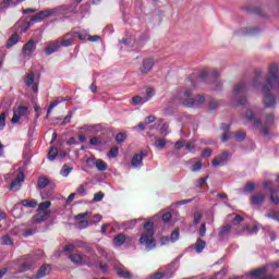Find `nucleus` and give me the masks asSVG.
<instances>
[{
    "mask_svg": "<svg viewBox=\"0 0 279 279\" xmlns=\"http://www.w3.org/2000/svg\"><path fill=\"white\" fill-rule=\"evenodd\" d=\"M156 231L154 230V222L147 221L144 225V232L140 238L141 245H146V250H154L156 247V240L154 239Z\"/></svg>",
    "mask_w": 279,
    "mask_h": 279,
    "instance_id": "nucleus-1",
    "label": "nucleus"
},
{
    "mask_svg": "<svg viewBox=\"0 0 279 279\" xmlns=\"http://www.w3.org/2000/svg\"><path fill=\"white\" fill-rule=\"evenodd\" d=\"M247 93V83L240 82L239 84L234 85L233 87V100L236 102V106H245L247 104V98L244 95Z\"/></svg>",
    "mask_w": 279,
    "mask_h": 279,
    "instance_id": "nucleus-2",
    "label": "nucleus"
},
{
    "mask_svg": "<svg viewBox=\"0 0 279 279\" xmlns=\"http://www.w3.org/2000/svg\"><path fill=\"white\" fill-rule=\"evenodd\" d=\"M183 105L187 108H193V106H204V101H206V98L202 95H197L195 98H191V89H186L183 93Z\"/></svg>",
    "mask_w": 279,
    "mask_h": 279,
    "instance_id": "nucleus-3",
    "label": "nucleus"
},
{
    "mask_svg": "<svg viewBox=\"0 0 279 279\" xmlns=\"http://www.w3.org/2000/svg\"><path fill=\"white\" fill-rule=\"evenodd\" d=\"M27 114H29V108L27 106L13 108V118L11 119V123H19L21 121V117H27Z\"/></svg>",
    "mask_w": 279,
    "mask_h": 279,
    "instance_id": "nucleus-4",
    "label": "nucleus"
},
{
    "mask_svg": "<svg viewBox=\"0 0 279 279\" xmlns=\"http://www.w3.org/2000/svg\"><path fill=\"white\" fill-rule=\"evenodd\" d=\"M154 64H156L154 59L151 58L144 59L138 69L141 75H148L151 72V69H154Z\"/></svg>",
    "mask_w": 279,
    "mask_h": 279,
    "instance_id": "nucleus-5",
    "label": "nucleus"
},
{
    "mask_svg": "<svg viewBox=\"0 0 279 279\" xmlns=\"http://www.w3.org/2000/svg\"><path fill=\"white\" fill-rule=\"evenodd\" d=\"M34 51H36V41L31 39L22 48L23 56L32 58Z\"/></svg>",
    "mask_w": 279,
    "mask_h": 279,
    "instance_id": "nucleus-6",
    "label": "nucleus"
},
{
    "mask_svg": "<svg viewBox=\"0 0 279 279\" xmlns=\"http://www.w3.org/2000/svg\"><path fill=\"white\" fill-rule=\"evenodd\" d=\"M77 38V33H66L60 40V47H71Z\"/></svg>",
    "mask_w": 279,
    "mask_h": 279,
    "instance_id": "nucleus-7",
    "label": "nucleus"
},
{
    "mask_svg": "<svg viewBox=\"0 0 279 279\" xmlns=\"http://www.w3.org/2000/svg\"><path fill=\"white\" fill-rule=\"evenodd\" d=\"M276 121V118L274 117V113H269L266 116L264 128L262 129V133L264 136H269V130H271V125H274V122Z\"/></svg>",
    "mask_w": 279,
    "mask_h": 279,
    "instance_id": "nucleus-8",
    "label": "nucleus"
},
{
    "mask_svg": "<svg viewBox=\"0 0 279 279\" xmlns=\"http://www.w3.org/2000/svg\"><path fill=\"white\" fill-rule=\"evenodd\" d=\"M25 181V174L22 170L19 171L16 179L11 182L10 191H19L21 189V182Z\"/></svg>",
    "mask_w": 279,
    "mask_h": 279,
    "instance_id": "nucleus-9",
    "label": "nucleus"
},
{
    "mask_svg": "<svg viewBox=\"0 0 279 279\" xmlns=\"http://www.w3.org/2000/svg\"><path fill=\"white\" fill-rule=\"evenodd\" d=\"M16 5H21L20 0H2L0 2V12H5L8 8H16Z\"/></svg>",
    "mask_w": 279,
    "mask_h": 279,
    "instance_id": "nucleus-10",
    "label": "nucleus"
},
{
    "mask_svg": "<svg viewBox=\"0 0 279 279\" xmlns=\"http://www.w3.org/2000/svg\"><path fill=\"white\" fill-rule=\"evenodd\" d=\"M130 236L125 235L124 233H119L113 238V245L114 247H121V245H124V243H128V241H131Z\"/></svg>",
    "mask_w": 279,
    "mask_h": 279,
    "instance_id": "nucleus-11",
    "label": "nucleus"
},
{
    "mask_svg": "<svg viewBox=\"0 0 279 279\" xmlns=\"http://www.w3.org/2000/svg\"><path fill=\"white\" fill-rule=\"evenodd\" d=\"M51 216V211H38L37 215L33 217V223H43L47 221Z\"/></svg>",
    "mask_w": 279,
    "mask_h": 279,
    "instance_id": "nucleus-12",
    "label": "nucleus"
},
{
    "mask_svg": "<svg viewBox=\"0 0 279 279\" xmlns=\"http://www.w3.org/2000/svg\"><path fill=\"white\" fill-rule=\"evenodd\" d=\"M230 232H232V225H225L220 227L218 232V238L223 241V239H228L230 236Z\"/></svg>",
    "mask_w": 279,
    "mask_h": 279,
    "instance_id": "nucleus-13",
    "label": "nucleus"
},
{
    "mask_svg": "<svg viewBox=\"0 0 279 279\" xmlns=\"http://www.w3.org/2000/svg\"><path fill=\"white\" fill-rule=\"evenodd\" d=\"M35 80H36V75L34 74V72H31L24 78V83L26 84V86H32L33 92L38 93V85L34 84Z\"/></svg>",
    "mask_w": 279,
    "mask_h": 279,
    "instance_id": "nucleus-14",
    "label": "nucleus"
},
{
    "mask_svg": "<svg viewBox=\"0 0 279 279\" xmlns=\"http://www.w3.org/2000/svg\"><path fill=\"white\" fill-rule=\"evenodd\" d=\"M246 119L247 121H251L255 128H260V125H263V122L256 119V113H254L252 109H247Z\"/></svg>",
    "mask_w": 279,
    "mask_h": 279,
    "instance_id": "nucleus-15",
    "label": "nucleus"
},
{
    "mask_svg": "<svg viewBox=\"0 0 279 279\" xmlns=\"http://www.w3.org/2000/svg\"><path fill=\"white\" fill-rule=\"evenodd\" d=\"M51 274V265H43L38 269L37 274L35 275L36 279L45 278L46 276H49Z\"/></svg>",
    "mask_w": 279,
    "mask_h": 279,
    "instance_id": "nucleus-16",
    "label": "nucleus"
},
{
    "mask_svg": "<svg viewBox=\"0 0 279 279\" xmlns=\"http://www.w3.org/2000/svg\"><path fill=\"white\" fill-rule=\"evenodd\" d=\"M53 10L49 11V10H45V11H40L37 14L33 15L31 17V21H44V19H47L48 16H51V14H53Z\"/></svg>",
    "mask_w": 279,
    "mask_h": 279,
    "instance_id": "nucleus-17",
    "label": "nucleus"
},
{
    "mask_svg": "<svg viewBox=\"0 0 279 279\" xmlns=\"http://www.w3.org/2000/svg\"><path fill=\"white\" fill-rule=\"evenodd\" d=\"M143 158H147V154L140 153V154L133 156V158L131 160V165L135 168L143 167Z\"/></svg>",
    "mask_w": 279,
    "mask_h": 279,
    "instance_id": "nucleus-18",
    "label": "nucleus"
},
{
    "mask_svg": "<svg viewBox=\"0 0 279 279\" xmlns=\"http://www.w3.org/2000/svg\"><path fill=\"white\" fill-rule=\"evenodd\" d=\"M267 274V267L256 268L248 272L250 278L259 279Z\"/></svg>",
    "mask_w": 279,
    "mask_h": 279,
    "instance_id": "nucleus-19",
    "label": "nucleus"
},
{
    "mask_svg": "<svg viewBox=\"0 0 279 279\" xmlns=\"http://www.w3.org/2000/svg\"><path fill=\"white\" fill-rule=\"evenodd\" d=\"M229 157H230V153L223 151L220 156L214 158V160L211 161L213 167H219V165H222V162H226Z\"/></svg>",
    "mask_w": 279,
    "mask_h": 279,
    "instance_id": "nucleus-20",
    "label": "nucleus"
},
{
    "mask_svg": "<svg viewBox=\"0 0 279 279\" xmlns=\"http://www.w3.org/2000/svg\"><path fill=\"white\" fill-rule=\"evenodd\" d=\"M60 47V40H54L48 44V46L45 48V53L47 56H51V53H56L58 51V48Z\"/></svg>",
    "mask_w": 279,
    "mask_h": 279,
    "instance_id": "nucleus-21",
    "label": "nucleus"
},
{
    "mask_svg": "<svg viewBox=\"0 0 279 279\" xmlns=\"http://www.w3.org/2000/svg\"><path fill=\"white\" fill-rule=\"evenodd\" d=\"M21 204H22V206H25V208H36V206H38V202H36L34 199H23L13 207V210H16V208H19V206H21Z\"/></svg>",
    "mask_w": 279,
    "mask_h": 279,
    "instance_id": "nucleus-22",
    "label": "nucleus"
},
{
    "mask_svg": "<svg viewBox=\"0 0 279 279\" xmlns=\"http://www.w3.org/2000/svg\"><path fill=\"white\" fill-rule=\"evenodd\" d=\"M83 256L84 255L74 253V254H70L69 258L74 263V265H84V263H86V257H83Z\"/></svg>",
    "mask_w": 279,
    "mask_h": 279,
    "instance_id": "nucleus-23",
    "label": "nucleus"
},
{
    "mask_svg": "<svg viewBox=\"0 0 279 279\" xmlns=\"http://www.w3.org/2000/svg\"><path fill=\"white\" fill-rule=\"evenodd\" d=\"M260 80H263V70L258 69L255 71V77L253 78L252 87L260 88Z\"/></svg>",
    "mask_w": 279,
    "mask_h": 279,
    "instance_id": "nucleus-24",
    "label": "nucleus"
},
{
    "mask_svg": "<svg viewBox=\"0 0 279 279\" xmlns=\"http://www.w3.org/2000/svg\"><path fill=\"white\" fill-rule=\"evenodd\" d=\"M265 194H256L251 196V204L253 206H260L265 202Z\"/></svg>",
    "mask_w": 279,
    "mask_h": 279,
    "instance_id": "nucleus-25",
    "label": "nucleus"
},
{
    "mask_svg": "<svg viewBox=\"0 0 279 279\" xmlns=\"http://www.w3.org/2000/svg\"><path fill=\"white\" fill-rule=\"evenodd\" d=\"M117 274L118 276H120V278H125V279H132V272L129 271L128 269H125V267H119L117 269Z\"/></svg>",
    "mask_w": 279,
    "mask_h": 279,
    "instance_id": "nucleus-26",
    "label": "nucleus"
},
{
    "mask_svg": "<svg viewBox=\"0 0 279 279\" xmlns=\"http://www.w3.org/2000/svg\"><path fill=\"white\" fill-rule=\"evenodd\" d=\"M206 247V241L202 240L201 238H198L196 240V243L194 244V250L198 253L202 254V252H204V248Z\"/></svg>",
    "mask_w": 279,
    "mask_h": 279,
    "instance_id": "nucleus-27",
    "label": "nucleus"
},
{
    "mask_svg": "<svg viewBox=\"0 0 279 279\" xmlns=\"http://www.w3.org/2000/svg\"><path fill=\"white\" fill-rule=\"evenodd\" d=\"M51 203L49 201L43 202L38 205L37 213H50Z\"/></svg>",
    "mask_w": 279,
    "mask_h": 279,
    "instance_id": "nucleus-28",
    "label": "nucleus"
},
{
    "mask_svg": "<svg viewBox=\"0 0 279 279\" xmlns=\"http://www.w3.org/2000/svg\"><path fill=\"white\" fill-rule=\"evenodd\" d=\"M21 37L19 36V33H14L8 40L7 43V49H10L11 47H14V45H16V43H19V39Z\"/></svg>",
    "mask_w": 279,
    "mask_h": 279,
    "instance_id": "nucleus-29",
    "label": "nucleus"
},
{
    "mask_svg": "<svg viewBox=\"0 0 279 279\" xmlns=\"http://www.w3.org/2000/svg\"><path fill=\"white\" fill-rule=\"evenodd\" d=\"M149 101V98L141 97V96H134L132 98V105L133 106H142L143 104H147Z\"/></svg>",
    "mask_w": 279,
    "mask_h": 279,
    "instance_id": "nucleus-30",
    "label": "nucleus"
},
{
    "mask_svg": "<svg viewBox=\"0 0 279 279\" xmlns=\"http://www.w3.org/2000/svg\"><path fill=\"white\" fill-rule=\"evenodd\" d=\"M49 184H51V182L49 181V179H47V177H40L37 180L38 189H46V186H49Z\"/></svg>",
    "mask_w": 279,
    "mask_h": 279,
    "instance_id": "nucleus-31",
    "label": "nucleus"
},
{
    "mask_svg": "<svg viewBox=\"0 0 279 279\" xmlns=\"http://www.w3.org/2000/svg\"><path fill=\"white\" fill-rule=\"evenodd\" d=\"M136 223H138V220L136 219L125 221L123 223L124 230H133V228H136Z\"/></svg>",
    "mask_w": 279,
    "mask_h": 279,
    "instance_id": "nucleus-32",
    "label": "nucleus"
},
{
    "mask_svg": "<svg viewBox=\"0 0 279 279\" xmlns=\"http://www.w3.org/2000/svg\"><path fill=\"white\" fill-rule=\"evenodd\" d=\"M1 245H14V241L8 234L3 235L0 240Z\"/></svg>",
    "mask_w": 279,
    "mask_h": 279,
    "instance_id": "nucleus-33",
    "label": "nucleus"
},
{
    "mask_svg": "<svg viewBox=\"0 0 279 279\" xmlns=\"http://www.w3.org/2000/svg\"><path fill=\"white\" fill-rule=\"evenodd\" d=\"M96 169H98V171H106V169H108V163L101 159H97Z\"/></svg>",
    "mask_w": 279,
    "mask_h": 279,
    "instance_id": "nucleus-34",
    "label": "nucleus"
},
{
    "mask_svg": "<svg viewBox=\"0 0 279 279\" xmlns=\"http://www.w3.org/2000/svg\"><path fill=\"white\" fill-rule=\"evenodd\" d=\"M233 136H234L235 141L241 143L242 141H245L246 134L243 131H238V132L233 133Z\"/></svg>",
    "mask_w": 279,
    "mask_h": 279,
    "instance_id": "nucleus-35",
    "label": "nucleus"
},
{
    "mask_svg": "<svg viewBox=\"0 0 279 279\" xmlns=\"http://www.w3.org/2000/svg\"><path fill=\"white\" fill-rule=\"evenodd\" d=\"M226 274H227L226 268H222L220 271L216 272L209 279H223V278H226Z\"/></svg>",
    "mask_w": 279,
    "mask_h": 279,
    "instance_id": "nucleus-36",
    "label": "nucleus"
},
{
    "mask_svg": "<svg viewBox=\"0 0 279 279\" xmlns=\"http://www.w3.org/2000/svg\"><path fill=\"white\" fill-rule=\"evenodd\" d=\"M71 171H73V168L69 167L68 165H64L61 169V175L63 178H68L69 173H71Z\"/></svg>",
    "mask_w": 279,
    "mask_h": 279,
    "instance_id": "nucleus-37",
    "label": "nucleus"
},
{
    "mask_svg": "<svg viewBox=\"0 0 279 279\" xmlns=\"http://www.w3.org/2000/svg\"><path fill=\"white\" fill-rule=\"evenodd\" d=\"M108 158H117V156H119V148L118 147H112L108 154H107Z\"/></svg>",
    "mask_w": 279,
    "mask_h": 279,
    "instance_id": "nucleus-38",
    "label": "nucleus"
},
{
    "mask_svg": "<svg viewBox=\"0 0 279 279\" xmlns=\"http://www.w3.org/2000/svg\"><path fill=\"white\" fill-rule=\"evenodd\" d=\"M167 146V142L162 138H158L155 141V147H158L159 149H165Z\"/></svg>",
    "mask_w": 279,
    "mask_h": 279,
    "instance_id": "nucleus-39",
    "label": "nucleus"
},
{
    "mask_svg": "<svg viewBox=\"0 0 279 279\" xmlns=\"http://www.w3.org/2000/svg\"><path fill=\"white\" fill-rule=\"evenodd\" d=\"M254 189H256V184H254V182H247L245 187H244V192L245 193H253Z\"/></svg>",
    "mask_w": 279,
    "mask_h": 279,
    "instance_id": "nucleus-40",
    "label": "nucleus"
},
{
    "mask_svg": "<svg viewBox=\"0 0 279 279\" xmlns=\"http://www.w3.org/2000/svg\"><path fill=\"white\" fill-rule=\"evenodd\" d=\"M274 193H276V190L270 189V194H271L270 195V202L272 204H276V206H278L279 205V196H275Z\"/></svg>",
    "mask_w": 279,
    "mask_h": 279,
    "instance_id": "nucleus-41",
    "label": "nucleus"
},
{
    "mask_svg": "<svg viewBox=\"0 0 279 279\" xmlns=\"http://www.w3.org/2000/svg\"><path fill=\"white\" fill-rule=\"evenodd\" d=\"M230 126H226L225 133L222 134V143H227V141H230V136L232 133H229Z\"/></svg>",
    "mask_w": 279,
    "mask_h": 279,
    "instance_id": "nucleus-42",
    "label": "nucleus"
},
{
    "mask_svg": "<svg viewBox=\"0 0 279 279\" xmlns=\"http://www.w3.org/2000/svg\"><path fill=\"white\" fill-rule=\"evenodd\" d=\"M159 132H160L161 136H167V134H169V124L163 123L161 125V128L159 129Z\"/></svg>",
    "mask_w": 279,
    "mask_h": 279,
    "instance_id": "nucleus-43",
    "label": "nucleus"
},
{
    "mask_svg": "<svg viewBox=\"0 0 279 279\" xmlns=\"http://www.w3.org/2000/svg\"><path fill=\"white\" fill-rule=\"evenodd\" d=\"M126 138H128V134H125V133H118L116 135L117 143H123Z\"/></svg>",
    "mask_w": 279,
    "mask_h": 279,
    "instance_id": "nucleus-44",
    "label": "nucleus"
},
{
    "mask_svg": "<svg viewBox=\"0 0 279 279\" xmlns=\"http://www.w3.org/2000/svg\"><path fill=\"white\" fill-rule=\"evenodd\" d=\"M156 95V92H154V88L151 87H147L146 88V97H144V99H151V97H154Z\"/></svg>",
    "mask_w": 279,
    "mask_h": 279,
    "instance_id": "nucleus-45",
    "label": "nucleus"
},
{
    "mask_svg": "<svg viewBox=\"0 0 279 279\" xmlns=\"http://www.w3.org/2000/svg\"><path fill=\"white\" fill-rule=\"evenodd\" d=\"M178 239H180V230H174L172 231L171 235H170V240L172 241V243H175V241H178Z\"/></svg>",
    "mask_w": 279,
    "mask_h": 279,
    "instance_id": "nucleus-46",
    "label": "nucleus"
},
{
    "mask_svg": "<svg viewBox=\"0 0 279 279\" xmlns=\"http://www.w3.org/2000/svg\"><path fill=\"white\" fill-rule=\"evenodd\" d=\"M86 165H87V167H90V168L96 167L97 166V159L95 157H89L86 160Z\"/></svg>",
    "mask_w": 279,
    "mask_h": 279,
    "instance_id": "nucleus-47",
    "label": "nucleus"
},
{
    "mask_svg": "<svg viewBox=\"0 0 279 279\" xmlns=\"http://www.w3.org/2000/svg\"><path fill=\"white\" fill-rule=\"evenodd\" d=\"M58 156V149L51 148L48 153V158L50 160H56V157Z\"/></svg>",
    "mask_w": 279,
    "mask_h": 279,
    "instance_id": "nucleus-48",
    "label": "nucleus"
},
{
    "mask_svg": "<svg viewBox=\"0 0 279 279\" xmlns=\"http://www.w3.org/2000/svg\"><path fill=\"white\" fill-rule=\"evenodd\" d=\"M208 180V175L205 178H201L196 181V187L202 189L204 184H206V181Z\"/></svg>",
    "mask_w": 279,
    "mask_h": 279,
    "instance_id": "nucleus-49",
    "label": "nucleus"
},
{
    "mask_svg": "<svg viewBox=\"0 0 279 279\" xmlns=\"http://www.w3.org/2000/svg\"><path fill=\"white\" fill-rule=\"evenodd\" d=\"M208 107H209V110H217V108H219V101L211 99L209 101Z\"/></svg>",
    "mask_w": 279,
    "mask_h": 279,
    "instance_id": "nucleus-50",
    "label": "nucleus"
},
{
    "mask_svg": "<svg viewBox=\"0 0 279 279\" xmlns=\"http://www.w3.org/2000/svg\"><path fill=\"white\" fill-rule=\"evenodd\" d=\"M72 117H73V113L69 111L68 116H65L63 121L61 122V125H66V123H71Z\"/></svg>",
    "mask_w": 279,
    "mask_h": 279,
    "instance_id": "nucleus-51",
    "label": "nucleus"
},
{
    "mask_svg": "<svg viewBox=\"0 0 279 279\" xmlns=\"http://www.w3.org/2000/svg\"><path fill=\"white\" fill-rule=\"evenodd\" d=\"M88 5L83 4L80 7L78 11L82 14V19H84L85 14H88Z\"/></svg>",
    "mask_w": 279,
    "mask_h": 279,
    "instance_id": "nucleus-52",
    "label": "nucleus"
},
{
    "mask_svg": "<svg viewBox=\"0 0 279 279\" xmlns=\"http://www.w3.org/2000/svg\"><path fill=\"white\" fill-rule=\"evenodd\" d=\"M32 26V24L29 22H23L22 23V28H21V34H25V32H27V29H29V27Z\"/></svg>",
    "mask_w": 279,
    "mask_h": 279,
    "instance_id": "nucleus-53",
    "label": "nucleus"
},
{
    "mask_svg": "<svg viewBox=\"0 0 279 279\" xmlns=\"http://www.w3.org/2000/svg\"><path fill=\"white\" fill-rule=\"evenodd\" d=\"M171 218H172V216H171V213H165L162 216H161V219H162V221L165 222V223H169V221H171Z\"/></svg>",
    "mask_w": 279,
    "mask_h": 279,
    "instance_id": "nucleus-54",
    "label": "nucleus"
},
{
    "mask_svg": "<svg viewBox=\"0 0 279 279\" xmlns=\"http://www.w3.org/2000/svg\"><path fill=\"white\" fill-rule=\"evenodd\" d=\"M210 156H213V149L210 148H205L202 153V157L203 158H210Z\"/></svg>",
    "mask_w": 279,
    "mask_h": 279,
    "instance_id": "nucleus-55",
    "label": "nucleus"
},
{
    "mask_svg": "<svg viewBox=\"0 0 279 279\" xmlns=\"http://www.w3.org/2000/svg\"><path fill=\"white\" fill-rule=\"evenodd\" d=\"M88 226H90V222H88V220H81V221H78L80 230H84V228H88Z\"/></svg>",
    "mask_w": 279,
    "mask_h": 279,
    "instance_id": "nucleus-56",
    "label": "nucleus"
},
{
    "mask_svg": "<svg viewBox=\"0 0 279 279\" xmlns=\"http://www.w3.org/2000/svg\"><path fill=\"white\" fill-rule=\"evenodd\" d=\"M101 199H104V192H98L94 195L93 202L97 203V202H101Z\"/></svg>",
    "mask_w": 279,
    "mask_h": 279,
    "instance_id": "nucleus-57",
    "label": "nucleus"
},
{
    "mask_svg": "<svg viewBox=\"0 0 279 279\" xmlns=\"http://www.w3.org/2000/svg\"><path fill=\"white\" fill-rule=\"evenodd\" d=\"M5 128V112H2L0 114V130H3Z\"/></svg>",
    "mask_w": 279,
    "mask_h": 279,
    "instance_id": "nucleus-58",
    "label": "nucleus"
},
{
    "mask_svg": "<svg viewBox=\"0 0 279 279\" xmlns=\"http://www.w3.org/2000/svg\"><path fill=\"white\" fill-rule=\"evenodd\" d=\"M202 169V161H196L195 163L192 165V171L196 172Z\"/></svg>",
    "mask_w": 279,
    "mask_h": 279,
    "instance_id": "nucleus-59",
    "label": "nucleus"
},
{
    "mask_svg": "<svg viewBox=\"0 0 279 279\" xmlns=\"http://www.w3.org/2000/svg\"><path fill=\"white\" fill-rule=\"evenodd\" d=\"M185 149L189 151H192V149H195V141H190L185 144Z\"/></svg>",
    "mask_w": 279,
    "mask_h": 279,
    "instance_id": "nucleus-60",
    "label": "nucleus"
},
{
    "mask_svg": "<svg viewBox=\"0 0 279 279\" xmlns=\"http://www.w3.org/2000/svg\"><path fill=\"white\" fill-rule=\"evenodd\" d=\"M198 234L199 236H206V223L201 225Z\"/></svg>",
    "mask_w": 279,
    "mask_h": 279,
    "instance_id": "nucleus-61",
    "label": "nucleus"
},
{
    "mask_svg": "<svg viewBox=\"0 0 279 279\" xmlns=\"http://www.w3.org/2000/svg\"><path fill=\"white\" fill-rule=\"evenodd\" d=\"M76 192H77V195L84 196V195H86V187H84V185H80L77 187Z\"/></svg>",
    "mask_w": 279,
    "mask_h": 279,
    "instance_id": "nucleus-62",
    "label": "nucleus"
},
{
    "mask_svg": "<svg viewBox=\"0 0 279 279\" xmlns=\"http://www.w3.org/2000/svg\"><path fill=\"white\" fill-rule=\"evenodd\" d=\"M268 267H270L272 269V271H276L277 269H279V260L269 263Z\"/></svg>",
    "mask_w": 279,
    "mask_h": 279,
    "instance_id": "nucleus-63",
    "label": "nucleus"
},
{
    "mask_svg": "<svg viewBox=\"0 0 279 279\" xmlns=\"http://www.w3.org/2000/svg\"><path fill=\"white\" fill-rule=\"evenodd\" d=\"M161 278H165V272H160V271L154 274V275L150 277V279H161Z\"/></svg>",
    "mask_w": 279,
    "mask_h": 279,
    "instance_id": "nucleus-64",
    "label": "nucleus"
}]
</instances>
